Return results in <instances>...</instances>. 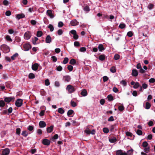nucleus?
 <instances>
[{"label": "nucleus", "mask_w": 155, "mask_h": 155, "mask_svg": "<svg viewBox=\"0 0 155 155\" xmlns=\"http://www.w3.org/2000/svg\"><path fill=\"white\" fill-rule=\"evenodd\" d=\"M142 146L143 148L144 152L148 153L150 152V147L146 141H144L142 143Z\"/></svg>", "instance_id": "1"}, {"label": "nucleus", "mask_w": 155, "mask_h": 155, "mask_svg": "<svg viewBox=\"0 0 155 155\" xmlns=\"http://www.w3.org/2000/svg\"><path fill=\"white\" fill-rule=\"evenodd\" d=\"M0 49L5 53H7L10 51L9 47L5 44H3L1 46Z\"/></svg>", "instance_id": "2"}, {"label": "nucleus", "mask_w": 155, "mask_h": 155, "mask_svg": "<svg viewBox=\"0 0 155 155\" xmlns=\"http://www.w3.org/2000/svg\"><path fill=\"white\" fill-rule=\"evenodd\" d=\"M66 90L69 93H72L76 90L75 87L69 84L67 86Z\"/></svg>", "instance_id": "3"}, {"label": "nucleus", "mask_w": 155, "mask_h": 155, "mask_svg": "<svg viewBox=\"0 0 155 155\" xmlns=\"http://www.w3.org/2000/svg\"><path fill=\"white\" fill-rule=\"evenodd\" d=\"M15 97H5L4 101L5 102L7 103H9L11 101H14L15 100Z\"/></svg>", "instance_id": "4"}, {"label": "nucleus", "mask_w": 155, "mask_h": 155, "mask_svg": "<svg viewBox=\"0 0 155 155\" xmlns=\"http://www.w3.org/2000/svg\"><path fill=\"white\" fill-rule=\"evenodd\" d=\"M23 104V100L21 99H18L15 102L16 106L19 107H21Z\"/></svg>", "instance_id": "5"}, {"label": "nucleus", "mask_w": 155, "mask_h": 155, "mask_svg": "<svg viewBox=\"0 0 155 155\" xmlns=\"http://www.w3.org/2000/svg\"><path fill=\"white\" fill-rule=\"evenodd\" d=\"M1 155H8L9 153L10 150L8 148H5L1 150Z\"/></svg>", "instance_id": "6"}, {"label": "nucleus", "mask_w": 155, "mask_h": 155, "mask_svg": "<svg viewBox=\"0 0 155 155\" xmlns=\"http://www.w3.org/2000/svg\"><path fill=\"white\" fill-rule=\"evenodd\" d=\"M31 36V34L29 31L26 32L24 34V38L25 40L29 39Z\"/></svg>", "instance_id": "7"}, {"label": "nucleus", "mask_w": 155, "mask_h": 155, "mask_svg": "<svg viewBox=\"0 0 155 155\" xmlns=\"http://www.w3.org/2000/svg\"><path fill=\"white\" fill-rule=\"evenodd\" d=\"M70 33L73 35V38L75 40H77L78 38V36L77 34L76 31L74 30H72L70 31Z\"/></svg>", "instance_id": "8"}, {"label": "nucleus", "mask_w": 155, "mask_h": 155, "mask_svg": "<svg viewBox=\"0 0 155 155\" xmlns=\"http://www.w3.org/2000/svg\"><path fill=\"white\" fill-rule=\"evenodd\" d=\"M23 48L25 51H27L31 48V46L29 43H25L23 45Z\"/></svg>", "instance_id": "9"}, {"label": "nucleus", "mask_w": 155, "mask_h": 155, "mask_svg": "<svg viewBox=\"0 0 155 155\" xmlns=\"http://www.w3.org/2000/svg\"><path fill=\"white\" fill-rule=\"evenodd\" d=\"M46 13L47 15L49 16L50 18H52L54 17V16L52 10H48L47 11Z\"/></svg>", "instance_id": "10"}, {"label": "nucleus", "mask_w": 155, "mask_h": 155, "mask_svg": "<svg viewBox=\"0 0 155 155\" xmlns=\"http://www.w3.org/2000/svg\"><path fill=\"white\" fill-rule=\"evenodd\" d=\"M50 141L47 139H44L42 140V143L45 145L48 146L50 144Z\"/></svg>", "instance_id": "11"}, {"label": "nucleus", "mask_w": 155, "mask_h": 155, "mask_svg": "<svg viewBox=\"0 0 155 155\" xmlns=\"http://www.w3.org/2000/svg\"><path fill=\"white\" fill-rule=\"evenodd\" d=\"M116 155H127V153L120 150L117 151Z\"/></svg>", "instance_id": "12"}, {"label": "nucleus", "mask_w": 155, "mask_h": 155, "mask_svg": "<svg viewBox=\"0 0 155 155\" xmlns=\"http://www.w3.org/2000/svg\"><path fill=\"white\" fill-rule=\"evenodd\" d=\"M130 84L131 85H134L133 87L135 89L138 88L140 86V84L138 82H135L132 81L131 82Z\"/></svg>", "instance_id": "13"}, {"label": "nucleus", "mask_w": 155, "mask_h": 155, "mask_svg": "<svg viewBox=\"0 0 155 155\" xmlns=\"http://www.w3.org/2000/svg\"><path fill=\"white\" fill-rule=\"evenodd\" d=\"M39 66V64L35 63L32 65L31 68L33 70L36 71L38 69Z\"/></svg>", "instance_id": "14"}, {"label": "nucleus", "mask_w": 155, "mask_h": 155, "mask_svg": "<svg viewBox=\"0 0 155 155\" xmlns=\"http://www.w3.org/2000/svg\"><path fill=\"white\" fill-rule=\"evenodd\" d=\"M78 22L76 19H74L72 20L70 24L71 26H75L78 25Z\"/></svg>", "instance_id": "15"}, {"label": "nucleus", "mask_w": 155, "mask_h": 155, "mask_svg": "<svg viewBox=\"0 0 155 155\" xmlns=\"http://www.w3.org/2000/svg\"><path fill=\"white\" fill-rule=\"evenodd\" d=\"M39 125L40 127L44 128L46 126V124L45 121H41L39 123Z\"/></svg>", "instance_id": "16"}, {"label": "nucleus", "mask_w": 155, "mask_h": 155, "mask_svg": "<svg viewBox=\"0 0 155 155\" xmlns=\"http://www.w3.org/2000/svg\"><path fill=\"white\" fill-rule=\"evenodd\" d=\"M109 140L110 143H114L117 141V140L115 137H110L109 138Z\"/></svg>", "instance_id": "17"}, {"label": "nucleus", "mask_w": 155, "mask_h": 155, "mask_svg": "<svg viewBox=\"0 0 155 155\" xmlns=\"http://www.w3.org/2000/svg\"><path fill=\"white\" fill-rule=\"evenodd\" d=\"M31 40L32 43L34 45H35L38 44V43L37 42V41L38 40V38L35 37L32 38Z\"/></svg>", "instance_id": "18"}, {"label": "nucleus", "mask_w": 155, "mask_h": 155, "mask_svg": "<svg viewBox=\"0 0 155 155\" xmlns=\"http://www.w3.org/2000/svg\"><path fill=\"white\" fill-rule=\"evenodd\" d=\"M51 41V38L50 35L47 36L45 39V42L47 43H50Z\"/></svg>", "instance_id": "19"}, {"label": "nucleus", "mask_w": 155, "mask_h": 155, "mask_svg": "<svg viewBox=\"0 0 155 155\" xmlns=\"http://www.w3.org/2000/svg\"><path fill=\"white\" fill-rule=\"evenodd\" d=\"M16 17L19 20L21 18H25V15L24 14L22 13L18 14L16 15Z\"/></svg>", "instance_id": "20"}, {"label": "nucleus", "mask_w": 155, "mask_h": 155, "mask_svg": "<svg viewBox=\"0 0 155 155\" xmlns=\"http://www.w3.org/2000/svg\"><path fill=\"white\" fill-rule=\"evenodd\" d=\"M53 128L54 126L53 125H51L50 127H47L46 129L47 133H49L51 132L53 130Z\"/></svg>", "instance_id": "21"}, {"label": "nucleus", "mask_w": 155, "mask_h": 155, "mask_svg": "<svg viewBox=\"0 0 155 155\" xmlns=\"http://www.w3.org/2000/svg\"><path fill=\"white\" fill-rule=\"evenodd\" d=\"M63 79L65 81L69 82L70 81L71 78L70 76L67 75L64 76Z\"/></svg>", "instance_id": "22"}, {"label": "nucleus", "mask_w": 155, "mask_h": 155, "mask_svg": "<svg viewBox=\"0 0 155 155\" xmlns=\"http://www.w3.org/2000/svg\"><path fill=\"white\" fill-rule=\"evenodd\" d=\"M132 75L134 77H136L138 75V72L137 70L134 69L132 71Z\"/></svg>", "instance_id": "23"}, {"label": "nucleus", "mask_w": 155, "mask_h": 155, "mask_svg": "<svg viewBox=\"0 0 155 155\" xmlns=\"http://www.w3.org/2000/svg\"><path fill=\"white\" fill-rule=\"evenodd\" d=\"M81 95L83 96H85L87 95V92L86 89H83L81 93Z\"/></svg>", "instance_id": "24"}, {"label": "nucleus", "mask_w": 155, "mask_h": 155, "mask_svg": "<svg viewBox=\"0 0 155 155\" xmlns=\"http://www.w3.org/2000/svg\"><path fill=\"white\" fill-rule=\"evenodd\" d=\"M74 114V111L72 110H70L68 111L67 114L68 117H71L72 116L71 115Z\"/></svg>", "instance_id": "25"}, {"label": "nucleus", "mask_w": 155, "mask_h": 155, "mask_svg": "<svg viewBox=\"0 0 155 155\" xmlns=\"http://www.w3.org/2000/svg\"><path fill=\"white\" fill-rule=\"evenodd\" d=\"M5 38L7 41L9 42H12V41L10 36L8 35H6Z\"/></svg>", "instance_id": "26"}, {"label": "nucleus", "mask_w": 155, "mask_h": 155, "mask_svg": "<svg viewBox=\"0 0 155 155\" xmlns=\"http://www.w3.org/2000/svg\"><path fill=\"white\" fill-rule=\"evenodd\" d=\"M98 48L100 51H101L104 50V48L102 44H99L98 47Z\"/></svg>", "instance_id": "27"}, {"label": "nucleus", "mask_w": 155, "mask_h": 155, "mask_svg": "<svg viewBox=\"0 0 155 155\" xmlns=\"http://www.w3.org/2000/svg\"><path fill=\"white\" fill-rule=\"evenodd\" d=\"M58 112L61 114H63L64 112V110L62 108H59L58 109Z\"/></svg>", "instance_id": "28"}, {"label": "nucleus", "mask_w": 155, "mask_h": 155, "mask_svg": "<svg viewBox=\"0 0 155 155\" xmlns=\"http://www.w3.org/2000/svg\"><path fill=\"white\" fill-rule=\"evenodd\" d=\"M105 56L104 54H101L99 56V59L101 61H103L105 59Z\"/></svg>", "instance_id": "29"}, {"label": "nucleus", "mask_w": 155, "mask_h": 155, "mask_svg": "<svg viewBox=\"0 0 155 155\" xmlns=\"http://www.w3.org/2000/svg\"><path fill=\"white\" fill-rule=\"evenodd\" d=\"M110 71L113 73H115L116 72V68L115 66H113L110 69Z\"/></svg>", "instance_id": "30"}, {"label": "nucleus", "mask_w": 155, "mask_h": 155, "mask_svg": "<svg viewBox=\"0 0 155 155\" xmlns=\"http://www.w3.org/2000/svg\"><path fill=\"white\" fill-rule=\"evenodd\" d=\"M5 101H4L3 100L0 101V107H3L5 106Z\"/></svg>", "instance_id": "31"}, {"label": "nucleus", "mask_w": 155, "mask_h": 155, "mask_svg": "<svg viewBox=\"0 0 155 155\" xmlns=\"http://www.w3.org/2000/svg\"><path fill=\"white\" fill-rule=\"evenodd\" d=\"M35 75L33 73H30L28 75V78L29 79H33L35 78Z\"/></svg>", "instance_id": "32"}, {"label": "nucleus", "mask_w": 155, "mask_h": 155, "mask_svg": "<svg viewBox=\"0 0 155 155\" xmlns=\"http://www.w3.org/2000/svg\"><path fill=\"white\" fill-rule=\"evenodd\" d=\"M151 106V104L148 102H147L146 103L145 108L146 109H149Z\"/></svg>", "instance_id": "33"}, {"label": "nucleus", "mask_w": 155, "mask_h": 155, "mask_svg": "<svg viewBox=\"0 0 155 155\" xmlns=\"http://www.w3.org/2000/svg\"><path fill=\"white\" fill-rule=\"evenodd\" d=\"M43 34V33L42 31H38L37 32V36L38 37H41Z\"/></svg>", "instance_id": "34"}, {"label": "nucleus", "mask_w": 155, "mask_h": 155, "mask_svg": "<svg viewBox=\"0 0 155 155\" xmlns=\"http://www.w3.org/2000/svg\"><path fill=\"white\" fill-rule=\"evenodd\" d=\"M76 63V61L73 58L71 59L69 62V64L72 65H74Z\"/></svg>", "instance_id": "35"}, {"label": "nucleus", "mask_w": 155, "mask_h": 155, "mask_svg": "<svg viewBox=\"0 0 155 155\" xmlns=\"http://www.w3.org/2000/svg\"><path fill=\"white\" fill-rule=\"evenodd\" d=\"M71 106L73 107H75L77 106V103L75 102L72 100L71 101Z\"/></svg>", "instance_id": "36"}, {"label": "nucleus", "mask_w": 155, "mask_h": 155, "mask_svg": "<svg viewBox=\"0 0 155 155\" xmlns=\"http://www.w3.org/2000/svg\"><path fill=\"white\" fill-rule=\"evenodd\" d=\"M107 98L108 101H112L114 99L113 96L111 94H109L108 95Z\"/></svg>", "instance_id": "37"}, {"label": "nucleus", "mask_w": 155, "mask_h": 155, "mask_svg": "<svg viewBox=\"0 0 155 155\" xmlns=\"http://www.w3.org/2000/svg\"><path fill=\"white\" fill-rule=\"evenodd\" d=\"M118 109L119 111H122L124 110V107L123 105H122L118 106Z\"/></svg>", "instance_id": "38"}, {"label": "nucleus", "mask_w": 155, "mask_h": 155, "mask_svg": "<svg viewBox=\"0 0 155 155\" xmlns=\"http://www.w3.org/2000/svg\"><path fill=\"white\" fill-rule=\"evenodd\" d=\"M69 61V59L68 58H64V59L62 62L63 64H66Z\"/></svg>", "instance_id": "39"}, {"label": "nucleus", "mask_w": 155, "mask_h": 155, "mask_svg": "<svg viewBox=\"0 0 155 155\" xmlns=\"http://www.w3.org/2000/svg\"><path fill=\"white\" fill-rule=\"evenodd\" d=\"M18 56V53H16L14 54L13 56L11 57V58L12 60H15Z\"/></svg>", "instance_id": "40"}, {"label": "nucleus", "mask_w": 155, "mask_h": 155, "mask_svg": "<svg viewBox=\"0 0 155 155\" xmlns=\"http://www.w3.org/2000/svg\"><path fill=\"white\" fill-rule=\"evenodd\" d=\"M28 129L30 131H32L34 129V127L32 125H29L28 127Z\"/></svg>", "instance_id": "41"}, {"label": "nucleus", "mask_w": 155, "mask_h": 155, "mask_svg": "<svg viewBox=\"0 0 155 155\" xmlns=\"http://www.w3.org/2000/svg\"><path fill=\"white\" fill-rule=\"evenodd\" d=\"M21 134L23 136L26 137L28 135V133L26 131H23L22 132Z\"/></svg>", "instance_id": "42"}, {"label": "nucleus", "mask_w": 155, "mask_h": 155, "mask_svg": "<svg viewBox=\"0 0 155 155\" xmlns=\"http://www.w3.org/2000/svg\"><path fill=\"white\" fill-rule=\"evenodd\" d=\"M86 48L84 47H81L79 49V51L81 52H85L86 51Z\"/></svg>", "instance_id": "43"}, {"label": "nucleus", "mask_w": 155, "mask_h": 155, "mask_svg": "<svg viewBox=\"0 0 155 155\" xmlns=\"http://www.w3.org/2000/svg\"><path fill=\"white\" fill-rule=\"evenodd\" d=\"M48 28L50 29L51 31H52L54 29V28L53 26L51 25L50 24L48 25Z\"/></svg>", "instance_id": "44"}, {"label": "nucleus", "mask_w": 155, "mask_h": 155, "mask_svg": "<svg viewBox=\"0 0 155 155\" xmlns=\"http://www.w3.org/2000/svg\"><path fill=\"white\" fill-rule=\"evenodd\" d=\"M63 33V31L61 29H59L57 31L58 34L59 35H60L62 34Z\"/></svg>", "instance_id": "45"}, {"label": "nucleus", "mask_w": 155, "mask_h": 155, "mask_svg": "<svg viewBox=\"0 0 155 155\" xmlns=\"http://www.w3.org/2000/svg\"><path fill=\"white\" fill-rule=\"evenodd\" d=\"M84 9L85 11L88 12L90 11L89 7L87 5L84 7Z\"/></svg>", "instance_id": "46"}, {"label": "nucleus", "mask_w": 155, "mask_h": 155, "mask_svg": "<svg viewBox=\"0 0 155 155\" xmlns=\"http://www.w3.org/2000/svg\"><path fill=\"white\" fill-rule=\"evenodd\" d=\"M126 27V25L124 24H120L119 25V27L121 29L124 28Z\"/></svg>", "instance_id": "47"}, {"label": "nucleus", "mask_w": 155, "mask_h": 155, "mask_svg": "<svg viewBox=\"0 0 155 155\" xmlns=\"http://www.w3.org/2000/svg\"><path fill=\"white\" fill-rule=\"evenodd\" d=\"M103 131L105 133H108L109 130L108 128L104 127L103 129Z\"/></svg>", "instance_id": "48"}, {"label": "nucleus", "mask_w": 155, "mask_h": 155, "mask_svg": "<svg viewBox=\"0 0 155 155\" xmlns=\"http://www.w3.org/2000/svg\"><path fill=\"white\" fill-rule=\"evenodd\" d=\"M37 133L38 135H41L42 134V131L41 130L38 129L37 130Z\"/></svg>", "instance_id": "49"}, {"label": "nucleus", "mask_w": 155, "mask_h": 155, "mask_svg": "<svg viewBox=\"0 0 155 155\" xmlns=\"http://www.w3.org/2000/svg\"><path fill=\"white\" fill-rule=\"evenodd\" d=\"M84 132L87 134H91V131L88 128L87 129L85 130Z\"/></svg>", "instance_id": "50"}, {"label": "nucleus", "mask_w": 155, "mask_h": 155, "mask_svg": "<svg viewBox=\"0 0 155 155\" xmlns=\"http://www.w3.org/2000/svg\"><path fill=\"white\" fill-rule=\"evenodd\" d=\"M56 70L58 71H61L62 70V68L60 65L58 66L57 67Z\"/></svg>", "instance_id": "51"}, {"label": "nucleus", "mask_w": 155, "mask_h": 155, "mask_svg": "<svg viewBox=\"0 0 155 155\" xmlns=\"http://www.w3.org/2000/svg\"><path fill=\"white\" fill-rule=\"evenodd\" d=\"M133 150L132 149H131L130 150H128L127 151V154H128L129 155H131L132 153H133Z\"/></svg>", "instance_id": "52"}, {"label": "nucleus", "mask_w": 155, "mask_h": 155, "mask_svg": "<svg viewBox=\"0 0 155 155\" xmlns=\"http://www.w3.org/2000/svg\"><path fill=\"white\" fill-rule=\"evenodd\" d=\"M45 84L46 86H48L50 84V82L48 79H47L45 80Z\"/></svg>", "instance_id": "53"}, {"label": "nucleus", "mask_w": 155, "mask_h": 155, "mask_svg": "<svg viewBox=\"0 0 155 155\" xmlns=\"http://www.w3.org/2000/svg\"><path fill=\"white\" fill-rule=\"evenodd\" d=\"M127 35L129 37H131L133 35V32L132 31H129L127 33Z\"/></svg>", "instance_id": "54"}, {"label": "nucleus", "mask_w": 155, "mask_h": 155, "mask_svg": "<svg viewBox=\"0 0 155 155\" xmlns=\"http://www.w3.org/2000/svg\"><path fill=\"white\" fill-rule=\"evenodd\" d=\"M58 138V136L57 134H55L53 137L52 138V140L57 139Z\"/></svg>", "instance_id": "55"}, {"label": "nucleus", "mask_w": 155, "mask_h": 155, "mask_svg": "<svg viewBox=\"0 0 155 155\" xmlns=\"http://www.w3.org/2000/svg\"><path fill=\"white\" fill-rule=\"evenodd\" d=\"M154 5L152 4H150L148 6V8L149 9H151L153 8Z\"/></svg>", "instance_id": "56"}, {"label": "nucleus", "mask_w": 155, "mask_h": 155, "mask_svg": "<svg viewBox=\"0 0 155 155\" xmlns=\"http://www.w3.org/2000/svg\"><path fill=\"white\" fill-rule=\"evenodd\" d=\"M68 69L70 71H71L73 69V67L71 65H69L68 67Z\"/></svg>", "instance_id": "57"}, {"label": "nucleus", "mask_w": 155, "mask_h": 155, "mask_svg": "<svg viewBox=\"0 0 155 155\" xmlns=\"http://www.w3.org/2000/svg\"><path fill=\"white\" fill-rule=\"evenodd\" d=\"M63 25H64L63 23L61 21H60L58 23V26L59 28H61V27H62L63 26Z\"/></svg>", "instance_id": "58"}, {"label": "nucleus", "mask_w": 155, "mask_h": 155, "mask_svg": "<svg viewBox=\"0 0 155 155\" xmlns=\"http://www.w3.org/2000/svg\"><path fill=\"white\" fill-rule=\"evenodd\" d=\"M21 129L20 128H17L16 129V133L18 135H19L20 134Z\"/></svg>", "instance_id": "59"}, {"label": "nucleus", "mask_w": 155, "mask_h": 155, "mask_svg": "<svg viewBox=\"0 0 155 155\" xmlns=\"http://www.w3.org/2000/svg\"><path fill=\"white\" fill-rule=\"evenodd\" d=\"M120 84L123 85L125 86L127 85V82L125 80H122L120 81Z\"/></svg>", "instance_id": "60"}, {"label": "nucleus", "mask_w": 155, "mask_h": 155, "mask_svg": "<svg viewBox=\"0 0 155 155\" xmlns=\"http://www.w3.org/2000/svg\"><path fill=\"white\" fill-rule=\"evenodd\" d=\"M30 22L31 24L33 25H35L36 24V21L34 20H31Z\"/></svg>", "instance_id": "61"}, {"label": "nucleus", "mask_w": 155, "mask_h": 155, "mask_svg": "<svg viewBox=\"0 0 155 155\" xmlns=\"http://www.w3.org/2000/svg\"><path fill=\"white\" fill-rule=\"evenodd\" d=\"M120 58V56L118 54H116L114 56V59L115 60H117L119 59Z\"/></svg>", "instance_id": "62"}, {"label": "nucleus", "mask_w": 155, "mask_h": 155, "mask_svg": "<svg viewBox=\"0 0 155 155\" xmlns=\"http://www.w3.org/2000/svg\"><path fill=\"white\" fill-rule=\"evenodd\" d=\"M126 134L127 136L131 137L132 136V134L130 132L127 131L126 132Z\"/></svg>", "instance_id": "63"}, {"label": "nucleus", "mask_w": 155, "mask_h": 155, "mask_svg": "<svg viewBox=\"0 0 155 155\" xmlns=\"http://www.w3.org/2000/svg\"><path fill=\"white\" fill-rule=\"evenodd\" d=\"M74 45L75 46L78 47L80 46V43L78 42L75 41L74 42Z\"/></svg>", "instance_id": "64"}]
</instances>
